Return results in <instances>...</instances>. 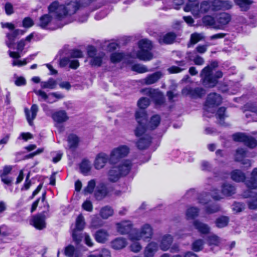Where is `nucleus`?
I'll use <instances>...</instances> for the list:
<instances>
[{
  "mask_svg": "<svg viewBox=\"0 0 257 257\" xmlns=\"http://www.w3.org/2000/svg\"><path fill=\"white\" fill-rule=\"evenodd\" d=\"M150 100L147 97H142L137 102L139 108L135 113V118L138 123L134 133L136 137H140L147 131L148 115L146 109L150 104Z\"/></svg>",
  "mask_w": 257,
  "mask_h": 257,
  "instance_id": "f257e3e1",
  "label": "nucleus"
},
{
  "mask_svg": "<svg viewBox=\"0 0 257 257\" xmlns=\"http://www.w3.org/2000/svg\"><path fill=\"white\" fill-rule=\"evenodd\" d=\"M108 165L107 179L112 183H115L121 177L127 175L132 166L131 162H108Z\"/></svg>",
  "mask_w": 257,
  "mask_h": 257,
  "instance_id": "f03ea898",
  "label": "nucleus"
},
{
  "mask_svg": "<svg viewBox=\"0 0 257 257\" xmlns=\"http://www.w3.org/2000/svg\"><path fill=\"white\" fill-rule=\"evenodd\" d=\"M130 152V149L127 146L120 145L111 151L110 156L103 152L98 153L94 161H120L126 157Z\"/></svg>",
  "mask_w": 257,
  "mask_h": 257,
  "instance_id": "7ed1b4c3",
  "label": "nucleus"
},
{
  "mask_svg": "<svg viewBox=\"0 0 257 257\" xmlns=\"http://www.w3.org/2000/svg\"><path fill=\"white\" fill-rule=\"evenodd\" d=\"M139 50L136 53V57L140 60L148 61L152 60L153 54L151 52L153 46L152 42L147 39H143L138 42Z\"/></svg>",
  "mask_w": 257,
  "mask_h": 257,
  "instance_id": "20e7f679",
  "label": "nucleus"
},
{
  "mask_svg": "<svg viewBox=\"0 0 257 257\" xmlns=\"http://www.w3.org/2000/svg\"><path fill=\"white\" fill-rule=\"evenodd\" d=\"M210 7L209 3L208 1H203L200 4L198 1L189 0L184 8V11L185 12H191L194 14L199 15L208 12Z\"/></svg>",
  "mask_w": 257,
  "mask_h": 257,
  "instance_id": "39448f33",
  "label": "nucleus"
},
{
  "mask_svg": "<svg viewBox=\"0 0 257 257\" xmlns=\"http://www.w3.org/2000/svg\"><path fill=\"white\" fill-rule=\"evenodd\" d=\"M245 185L248 189L243 192V196L245 198L257 196V168L252 171L251 177L246 180Z\"/></svg>",
  "mask_w": 257,
  "mask_h": 257,
  "instance_id": "423d86ee",
  "label": "nucleus"
},
{
  "mask_svg": "<svg viewBox=\"0 0 257 257\" xmlns=\"http://www.w3.org/2000/svg\"><path fill=\"white\" fill-rule=\"evenodd\" d=\"M153 235V229L149 224L144 225L140 231L136 229L132 231L130 235V239L131 240H139L143 239L145 241L150 240Z\"/></svg>",
  "mask_w": 257,
  "mask_h": 257,
  "instance_id": "0eeeda50",
  "label": "nucleus"
},
{
  "mask_svg": "<svg viewBox=\"0 0 257 257\" xmlns=\"http://www.w3.org/2000/svg\"><path fill=\"white\" fill-rule=\"evenodd\" d=\"M201 76L203 85L207 88L214 87L218 82L211 72V68L209 67V65L205 67L201 71Z\"/></svg>",
  "mask_w": 257,
  "mask_h": 257,
  "instance_id": "6e6552de",
  "label": "nucleus"
},
{
  "mask_svg": "<svg viewBox=\"0 0 257 257\" xmlns=\"http://www.w3.org/2000/svg\"><path fill=\"white\" fill-rule=\"evenodd\" d=\"M97 53V50L94 46H88L87 55L88 58H91L89 61V64L92 67H99L102 64L103 59L105 54L103 53L101 55L96 56Z\"/></svg>",
  "mask_w": 257,
  "mask_h": 257,
  "instance_id": "1a4fd4ad",
  "label": "nucleus"
},
{
  "mask_svg": "<svg viewBox=\"0 0 257 257\" xmlns=\"http://www.w3.org/2000/svg\"><path fill=\"white\" fill-rule=\"evenodd\" d=\"M46 211H43L42 213L38 214L33 216L32 219V224L37 229L42 230L46 228V214H47L49 211V205L46 202Z\"/></svg>",
  "mask_w": 257,
  "mask_h": 257,
  "instance_id": "9d476101",
  "label": "nucleus"
},
{
  "mask_svg": "<svg viewBox=\"0 0 257 257\" xmlns=\"http://www.w3.org/2000/svg\"><path fill=\"white\" fill-rule=\"evenodd\" d=\"M146 94L154 101L156 105H162L165 102V99L162 92L157 89H147Z\"/></svg>",
  "mask_w": 257,
  "mask_h": 257,
  "instance_id": "9b49d317",
  "label": "nucleus"
},
{
  "mask_svg": "<svg viewBox=\"0 0 257 257\" xmlns=\"http://www.w3.org/2000/svg\"><path fill=\"white\" fill-rule=\"evenodd\" d=\"M221 96L216 92L210 93L208 94L204 106L207 108H214L218 106L222 103Z\"/></svg>",
  "mask_w": 257,
  "mask_h": 257,
  "instance_id": "f8f14e48",
  "label": "nucleus"
},
{
  "mask_svg": "<svg viewBox=\"0 0 257 257\" xmlns=\"http://www.w3.org/2000/svg\"><path fill=\"white\" fill-rule=\"evenodd\" d=\"M147 131L142 136L136 143L137 148L140 150L148 148L152 143L153 138L149 135H145Z\"/></svg>",
  "mask_w": 257,
  "mask_h": 257,
  "instance_id": "ddd939ff",
  "label": "nucleus"
},
{
  "mask_svg": "<svg viewBox=\"0 0 257 257\" xmlns=\"http://www.w3.org/2000/svg\"><path fill=\"white\" fill-rule=\"evenodd\" d=\"M117 231L120 234H125L132 232L135 229H133V224L130 221H122L116 224Z\"/></svg>",
  "mask_w": 257,
  "mask_h": 257,
  "instance_id": "4468645a",
  "label": "nucleus"
},
{
  "mask_svg": "<svg viewBox=\"0 0 257 257\" xmlns=\"http://www.w3.org/2000/svg\"><path fill=\"white\" fill-rule=\"evenodd\" d=\"M186 91L187 94L193 99L201 98L206 94L205 90L202 87L189 88L186 89Z\"/></svg>",
  "mask_w": 257,
  "mask_h": 257,
  "instance_id": "2eb2a0df",
  "label": "nucleus"
},
{
  "mask_svg": "<svg viewBox=\"0 0 257 257\" xmlns=\"http://www.w3.org/2000/svg\"><path fill=\"white\" fill-rule=\"evenodd\" d=\"M177 37V34L173 32H169L160 38L158 41L160 44L170 45L175 41Z\"/></svg>",
  "mask_w": 257,
  "mask_h": 257,
  "instance_id": "dca6fc26",
  "label": "nucleus"
},
{
  "mask_svg": "<svg viewBox=\"0 0 257 257\" xmlns=\"http://www.w3.org/2000/svg\"><path fill=\"white\" fill-rule=\"evenodd\" d=\"M38 110V106L35 104H32L31 107V116H30V111L28 108H26L25 109V112L27 120L30 126L34 125L33 120L36 118L37 113Z\"/></svg>",
  "mask_w": 257,
  "mask_h": 257,
  "instance_id": "f3484780",
  "label": "nucleus"
},
{
  "mask_svg": "<svg viewBox=\"0 0 257 257\" xmlns=\"http://www.w3.org/2000/svg\"><path fill=\"white\" fill-rule=\"evenodd\" d=\"M109 235L108 232L103 229H98L93 234L95 240L101 243H105L108 240Z\"/></svg>",
  "mask_w": 257,
  "mask_h": 257,
  "instance_id": "a211bd4d",
  "label": "nucleus"
},
{
  "mask_svg": "<svg viewBox=\"0 0 257 257\" xmlns=\"http://www.w3.org/2000/svg\"><path fill=\"white\" fill-rule=\"evenodd\" d=\"M53 119L58 123H61L67 121L69 117L65 110H59L52 115Z\"/></svg>",
  "mask_w": 257,
  "mask_h": 257,
  "instance_id": "6ab92c4d",
  "label": "nucleus"
},
{
  "mask_svg": "<svg viewBox=\"0 0 257 257\" xmlns=\"http://www.w3.org/2000/svg\"><path fill=\"white\" fill-rule=\"evenodd\" d=\"M173 241V238L172 235L167 234L164 235L162 239L160 246V248L166 251L170 248L171 245Z\"/></svg>",
  "mask_w": 257,
  "mask_h": 257,
  "instance_id": "aec40b11",
  "label": "nucleus"
},
{
  "mask_svg": "<svg viewBox=\"0 0 257 257\" xmlns=\"http://www.w3.org/2000/svg\"><path fill=\"white\" fill-rule=\"evenodd\" d=\"M195 228L201 234H207L210 232V227L205 223L196 220L193 222Z\"/></svg>",
  "mask_w": 257,
  "mask_h": 257,
  "instance_id": "412c9836",
  "label": "nucleus"
},
{
  "mask_svg": "<svg viewBox=\"0 0 257 257\" xmlns=\"http://www.w3.org/2000/svg\"><path fill=\"white\" fill-rule=\"evenodd\" d=\"M127 244L126 240L123 237H117L111 242V246L115 250L123 248Z\"/></svg>",
  "mask_w": 257,
  "mask_h": 257,
  "instance_id": "4be33fe9",
  "label": "nucleus"
},
{
  "mask_svg": "<svg viewBox=\"0 0 257 257\" xmlns=\"http://www.w3.org/2000/svg\"><path fill=\"white\" fill-rule=\"evenodd\" d=\"M67 142L70 149H75L78 147L80 140L76 135L70 134L68 136Z\"/></svg>",
  "mask_w": 257,
  "mask_h": 257,
  "instance_id": "5701e85b",
  "label": "nucleus"
},
{
  "mask_svg": "<svg viewBox=\"0 0 257 257\" xmlns=\"http://www.w3.org/2000/svg\"><path fill=\"white\" fill-rule=\"evenodd\" d=\"M158 248V244L151 242L146 246L145 250V257H153Z\"/></svg>",
  "mask_w": 257,
  "mask_h": 257,
  "instance_id": "b1692460",
  "label": "nucleus"
},
{
  "mask_svg": "<svg viewBox=\"0 0 257 257\" xmlns=\"http://www.w3.org/2000/svg\"><path fill=\"white\" fill-rule=\"evenodd\" d=\"M91 162H81L79 164L80 172L84 176H88L91 174V171L92 168V165Z\"/></svg>",
  "mask_w": 257,
  "mask_h": 257,
  "instance_id": "393cba45",
  "label": "nucleus"
},
{
  "mask_svg": "<svg viewBox=\"0 0 257 257\" xmlns=\"http://www.w3.org/2000/svg\"><path fill=\"white\" fill-rule=\"evenodd\" d=\"M161 120V116L158 114H155L151 116L149 123L147 122L148 128L151 130H155L160 124ZM148 122L149 121L148 120Z\"/></svg>",
  "mask_w": 257,
  "mask_h": 257,
  "instance_id": "a878e982",
  "label": "nucleus"
},
{
  "mask_svg": "<svg viewBox=\"0 0 257 257\" xmlns=\"http://www.w3.org/2000/svg\"><path fill=\"white\" fill-rule=\"evenodd\" d=\"M53 17L49 14H44L39 18L38 26L42 29H46L52 21Z\"/></svg>",
  "mask_w": 257,
  "mask_h": 257,
  "instance_id": "bb28decb",
  "label": "nucleus"
},
{
  "mask_svg": "<svg viewBox=\"0 0 257 257\" xmlns=\"http://www.w3.org/2000/svg\"><path fill=\"white\" fill-rule=\"evenodd\" d=\"M231 178L236 182H243L245 179V175L240 170H235L231 173Z\"/></svg>",
  "mask_w": 257,
  "mask_h": 257,
  "instance_id": "cd10ccee",
  "label": "nucleus"
},
{
  "mask_svg": "<svg viewBox=\"0 0 257 257\" xmlns=\"http://www.w3.org/2000/svg\"><path fill=\"white\" fill-rule=\"evenodd\" d=\"M12 33H8L7 34V37L9 40V44L8 46L11 48L15 44V40L17 37L20 35V29H15L13 30Z\"/></svg>",
  "mask_w": 257,
  "mask_h": 257,
  "instance_id": "c85d7f7f",
  "label": "nucleus"
},
{
  "mask_svg": "<svg viewBox=\"0 0 257 257\" xmlns=\"http://www.w3.org/2000/svg\"><path fill=\"white\" fill-rule=\"evenodd\" d=\"M68 14L69 13L67 7L63 5H61L55 14V18L59 21H61L68 16Z\"/></svg>",
  "mask_w": 257,
  "mask_h": 257,
  "instance_id": "c756f323",
  "label": "nucleus"
},
{
  "mask_svg": "<svg viewBox=\"0 0 257 257\" xmlns=\"http://www.w3.org/2000/svg\"><path fill=\"white\" fill-rule=\"evenodd\" d=\"M235 4L239 6L241 11L246 12L248 11L250 5L253 3L251 0H234Z\"/></svg>",
  "mask_w": 257,
  "mask_h": 257,
  "instance_id": "7c9ffc66",
  "label": "nucleus"
},
{
  "mask_svg": "<svg viewBox=\"0 0 257 257\" xmlns=\"http://www.w3.org/2000/svg\"><path fill=\"white\" fill-rule=\"evenodd\" d=\"M162 74L160 71L156 72L149 75L146 79L147 84H152L157 82L162 77Z\"/></svg>",
  "mask_w": 257,
  "mask_h": 257,
  "instance_id": "2f4dec72",
  "label": "nucleus"
},
{
  "mask_svg": "<svg viewBox=\"0 0 257 257\" xmlns=\"http://www.w3.org/2000/svg\"><path fill=\"white\" fill-rule=\"evenodd\" d=\"M235 192V188L228 183L224 184L222 186V193L226 196H231Z\"/></svg>",
  "mask_w": 257,
  "mask_h": 257,
  "instance_id": "473e14b6",
  "label": "nucleus"
},
{
  "mask_svg": "<svg viewBox=\"0 0 257 257\" xmlns=\"http://www.w3.org/2000/svg\"><path fill=\"white\" fill-rule=\"evenodd\" d=\"M229 221V218L226 216H221L215 221V224L218 228H223L226 226Z\"/></svg>",
  "mask_w": 257,
  "mask_h": 257,
  "instance_id": "72a5a7b5",
  "label": "nucleus"
},
{
  "mask_svg": "<svg viewBox=\"0 0 257 257\" xmlns=\"http://www.w3.org/2000/svg\"><path fill=\"white\" fill-rule=\"evenodd\" d=\"M107 193L108 190L107 188L104 186H102L95 191L94 195L97 200H100L104 198Z\"/></svg>",
  "mask_w": 257,
  "mask_h": 257,
  "instance_id": "f704fd0d",
  "label": "nucleus"
},
{
  "mask_svg": "<svg viewBox=\"0 0 257 257\" xmlns=\"http://www.w3.org/2000/svg\"><path fill=\"white\" fill-rule=\"evenodd\" d=\"M244 145L249 149H254L257 147V140L252 136L247 135Z\"/></svg>",
  "mask_w": 257,
  "mask_h": 257,
  "instance_id": "c9c22d12",
  "label": "nucleus"
},
{
  "mask_svg": "<svg viewBox=\"0 0 257 257\" xmlns=\"http://www.w3.org/2000/svg\"><path fill=\"white\" fill-rule=\"evenodd\" d=\"M247 135L245 133L237 132L232 135L233 140L235 142L242 143L244 144Z\"/></svg>",
  "mask_w": 257,
  "mask_h": 257,
  "instance_id": "e433bc0d",
  "label": "nucleus"
},
{
  "mask_svg": "<svg viewBox=\"0 0 257 257\" xmlns=\"http://www.w3.org/2000/svg\"><path fill=\"white\" fill-rule=\"evenodd\" d=\"M246 151L243 148H238L235 152V158L234 161H250V160H244L246 156Z\"/></svg>",
  "mask_w": 257,
  "mask_h": 257,
  "instance_id": "4c0bfd02",
  "label": "nucleus"
},
{
  "mask_svg": "<svg viewBox=\"0 0 257 257\" xmlns=\"http://www.w3.org/2000/svg\"><path fill=\"white\" fill-rule=\"evenodd\" d=\"M199 209L196 207H191L186 211V216L188 219H194L198 216Z\"/></svg>",
  "mask_w": 257,
  "mask_h": 257,
  "instance_id": "58836bf2",
  "label": "nucleus"
},
{
  "mask_svg": "<svg viewBox=\"0 0 257 257\" xmlns=\"http://www.w3.org/2000/svg\"><path fill=\"white\" fill-rule=\"evenodd\" d=\"M113 210L112 208L108 206L103 207L100 212V215L103 219H107L109 216L112 215Z\"/></svg>",
  "mask_w": 257,
  "mask_h": 257,
  "instance_id": "ea45409f",
  "label": "nucleus"
},
{
  "mask_svg": "<svg viewBox=\"0 0 257 257\" xmlns=\"http://www.w3.org/2000/svg\"><path fill=\"white\" fill-rule=\"evenodd\" d=\"M57 85L56 81L52 78H50L47 81L41 82V87L43 89H54Z\"/></svg>",
  "mask_w": 257,
  "mask_h": 257,
  "instance_id": "a19ab883",
  "label": "nucleus"
},
{
  "mask_svg": "<svg viewBox=\"0 0 257 257\" xmlns=\"http://www.w3.org/2000/svg\"><path fill=\"white\" fill-rule=\"evenodd\" d=\"M81 232V230L74 229L72 231V236L76 245H78L82 241L83 236Z\"/></svg>",
  "mask_w": 257,
  "mask_h": 257,
  "instance_id": "79ce46f5",
  "label": "nucleus"
},
{
  "mask_svg": "<svg viewBox=\"0 0 257 257\" xmlns=\"http://www.w3.org/2000/svg\"><path fill=\"white\" fill-rule=\"evenodd\" d=\"M204 241L202 239H198L194 241L191 245L193 250L196 252L199 251L203 248Z\"/></svg>",
  "mask_w": 257,
  "mask_h": 257,
  "instance_id": "37998d69",
  "label": "nucleus"
},
{
  "mask_svg": "<svg viewBox=\"0 0 257 257\" xmlns=\"http://www.w3.org/2000/svg\"><path fill=\"white\" fill-rule=\"evenodd\" d=\"M124 57L123 54L119 52H113L110 56V61L113 63L120 62Z\"/></svg>",
  "mask_w": 257,
  "mask_h": 257,
  "instance_id": "c03bdc74",
  "label": "nucleus"
},
{
  "mask_svg": "<svg viewBox=\"0 0 257 257\" xmlns=\"http://www.w3.org/2000/svg\"><path fill=\"white\" fill-rule=\"evenodd\" d=\"M85 222L83 216L80 214L77 217L76 220V225L74 229L82 231L84 228Z\"/></svg>",
  "mask_w": 257,
  "mask_h": 257,
  "instance_id": "a18cd8bd",
  "label": "nucleus"
},
{
  "mask_svg": "<svg viewBox=\"0 0 257 257\" xmlns=\"http://www.w3.org/2000/svg\"><path fill=\"white\" fill-rule=\"evenodd\" d=\"M96 183L94 179H92L88 182L87 185L83 190V193L84 195H87L88 194H91L94 190L95 187Z\"/></svg>",
  "mask_w": 257,
  "mask_h": 257,
  "instance_id": "49530a36",
  "label": "nucleus"
},
{
  "mask_svg": "<svg viewBox=\"0 0 257 257\" xmlns=\"http://www.w3.org/2000/svg\"><path fill=\"white\" fill-rule=\"evenodd\" d=\"M132 70L138 73H144L148 71V68L140 64H135L132 66Z\"/></svg>",
  "mask_w": 257,
  "mask_h": 257,
  "instance_id": "de8ad7c7",
  "label": "nucleus"
},
{
  "mask_svg": "<svg viewBox=\"0 0 257 257\" xmlns=\"http://www.w3.org/2000/svg\"><path fill=\"white\" fill-rule=\"evenodd\" d=\"M207 242L209 245H219L220 240L218 236L216 235H212L207 237Z\"/></svg>",
  "mask_w": 257,
  "mask_h": 257,
  "instance_id": "09e8293b",
  "label": "nucleus"
},
{
  "mask_svg": "<svg viewBox=\"0 0 257 257\" xmlns=\"http://www.w3.org/2000/svg\"><path fill=\"white\" fill-rule=\"evenodd\" d=\"M75 252H78L72 245H69L65 248L64 254L68 257H74Z\"/></svg>",
  "mask_w": 257,
  "mask_h": 257,
  "instance_id": "8fccbe9b",
  "label": "nucleus"
},
{
  "mask_svg": "<svg viewBox=\"0 0 257 257\" xmlns=\"http://www.w3.org/2000/svg\"><path fill=\"white\" fill-rule=\"evenodd\" d=\"M202 20L203 24L206 26H212L215 24L214 18L210 15L204 16Z\"/></svg>",
  "mask_w": 257,
  "mask_h": 257,
  "instance_id": "3c124183",
  "label": "nucleus"
},
{
  "mask_svg": "<svg viewBox=\"0 0 257 257\" xmlns=\"http://www.w3.org/2000/svg\"><path fill=\"white\" fill-rule=\"evenodd\" d=\"M69 56L71 58H81L83 57V55L81 50L75 48L70 50Z\"/></svg>",
  "mask_w": 257,
  "mask_h": 257,
  "instance_id": "603ef678",
  "label": "nucleus"
},
{
  "mask_svg": "<svg viewBox=\"0 0 257 257\" xmlns=\"http://www.w3.org/2000/svg\"><path fill=\"white\" fill-rule=\"evenodd\" d=\"M219 210V206L217 204H212L206 206L205 212L207 214H212Z\"/></svg>",
  "mask_w": 257,
  "mask_h": 257,
  "instance_id": "864d4df0",
  "label": "nucleus"
},
{
  "mask_svg": "<svg viewBox=\"0 0 257 257\" xmlns=\"http://www.w3.org/2000/svg\"><path fill=\"white\" fill-rule=\"evenodd\" d=\"M226 108L224 106H221L217 109L216 117L220 121H224L225 117V112Z\"/></svg>",
  "mask_w": 257,
  "mask_h": 257,
  "instance_id": "5fc2aeb1",
  "label": "nucleus"
},
{
  "mask_svg": "<svg viewBox=\"0 0 257 257\" xmlns=\"http://www.w3.org/2000/svg\"><path fill=\"white\" fill-rule=\"evenodd\" d=\"M60 5H60L59 2L57 1L53 2L48 7L49 13L56 14V12L60 8Z\"/></svg>",
  "mask_w": 257,
  "mask_h": 257,
  "instance_id": "6e6d98bb",
  "label": "nucleus"
},
{
  "mask_svg": "<svg viewBox=\"0 0 257 257\" xmlns=\"http://www.w3.org/2000/svg\"><path fill=\"white\" fill-rule=\"evenodd\" d=\"M34 25V22L32 19L29 17L24 18L22 21V26L25 28H29Z\"/></svg>",
  "mask_w": 257,
  "mask_h": 257,
  "instance_id": "4d7b16f0",
  "label": "nucleus"
},
{
  "mask_svg": "<svg viewBox=\"0 0 257 257\" xmlns=\"http://www.w3.org/2000/svg\"><path fill=\"white\" fill-rule=\"evenodd\" d=\"M231 18L229 15L227 14H223L220 15L218 19L219 23L223 25H226L229 23Z\"/></svg>",
  "mask_w": 257,
  "mask_h": 257,
  "instance_id": "13d9d810",
  "label": "nucleus"
},
{
  "mask_svg": "<svg viewBox=\"0 0 257 257\" xmlns=\"http://www.w3.org/2000/svg\"><path fill=\"white\" fill-rule=\"evenodd\" d=\"M252 199L247 201V204L249 209L255 210L257 209V196L251 197Z\"/></svg>",
  "mask_w": 257,
  "mask_h": 257,
  "instance_id": "bf43d9fd",
  "label": "nucleus"
},
{
  "mask_svg": "<svg viewBox=\"0 0 257 257\" xmlns=\"http://www.w3.org/2000/svg\"><path fill=\"white\" fill-rule=\"evenodd\" d=\"M2 182L7 185V186H11L12 185L13 178L8 175H0Z\"/></svg>",
  "mask_w": 257,
  "mask_h": 257,
  "instance_id": "052dcab7",
  "label": "nucleus"
},
{
  "mask_svg": "<svg viewBox=\"0 0 257 257\" xmlns=\"http://www.w3.org/2000/svg\"><path fill=\"white\" fill-rule=\"evenodd\" d=\"M245 208V204L241 202H234L233 204V210L236 212H241Z\"/></svg>",
  "mask_w": 257,
  "mask_h": 257,
  "instance_id": "680f3d73",
  "label": "nucleus"
},
{
  "mask_svg": "<svg viewBox=\"0 0 257 257\" xmlns=\"http://www.w3.org/2000/svg\"><path fill=\"white\" fill-rule=\"evenodd\" d=\"M110 253L109 251L106 249L102 250L100 253L97 255L91 254L88 257H110Z\"/></svg>",
  "mask_w": 257,
  "mask_h": 257,
  "instance_id": "e2e57ef3",
  "label": "nucleus"
},
{
  "mask_svg": "<svg viewBox=\"0 0 257 257\" xmlns=\"http://www.w3.org/2000/svg\"><path fill=\"white\" fill-rule=\"evenodd\" d=\"M70 56L69 57H64L60 59L59 60V66L61 68H64L67 66L70 63Z\"/></svg>",
  "mask_w": 257,
  "mask_h": 257,
  "instance_id": "0e129e2a",
  "label": "nucleus"
},
{
  "mask_svg": "<svg viewBox=\"0 0 257 257\" xmlns=\"http://www.w3.org/2000/svg\"><path fill=\"white\" fill-rule=\"evenodd\" d=\"M5 13L7 15H11L14 13V8L13 5L10 3L7 2L5 6Z\"/></svg>",
  "mask_w": 257,
  "mask_h": 257,
  "instance_id": "69168bd1",
  "label": "nucleus"
},
{
  "mask_svg": "<svg viewBox=\"0 0 257 257\" xmlns=\"http://www.w3.org/2000/svg\"><path fill=\"white\" fill-rule=\"evenodd\" d=\"M93 165L96 170H100L105 167L107 168L108 166V162H94Z\"/></svg>",
  "mask_w": 257,
  "mask_h": 257,
  "instance_id": "338daca9",
  "label": "nucleus"
},
{
  "mask_svg": "<svg viewBox=\"0 0 257 257\" xmlns=\"http://www.w3.org/2000/svg\"><path fill=\"white\" fill-rule=\"evenodd\" d=\"M131 251L134 252H139L142 249V246L137 242L133 243L130 246Z\"/></svg>",
  "mask_w": 257,
  "mask_h": 257,
  "instance_id": "774afa93",
  "label": "nucleus"
}]
</instances>
